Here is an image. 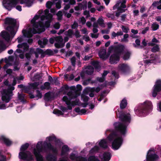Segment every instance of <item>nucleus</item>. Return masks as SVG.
<instances>
[{
    "mask_svg": "<svg viewBox=\"0 0 161 161\" xmlns=\"http://www.w3.org/2000/svg\"><path fill=\"white\" fill-rule=\"evenodd\" d=\"M128 37L129 35L128 34H124L123 38L121 39V41L125 42H127L128 41Z\"/></svg>",
    "mask_w": 161,
    "mask_h": 161,
    "instance_id": "nucleus-46",
    "label": "nucleus"
},
{
    "mask_svg": "<svg viewBox=\"0 0 161 161\" xmlns=\"http://www.w3.org/2000/svg\"><path fill=\"white\" fill-rule=\"evenodd\" d=\"M88 93H85L84 92V91H83V93L81 95V98L83 100V101L85 102V103H82L81 104V106L84 108H85L86 107V106L88 105V103L87 102L88 100V97L87 96H86L85 95L87 94Z\"/></svg>",
    "mask_w": 161,
    "mask_h": 161,
    "instance_id": "nucleus-23",
    "label": "nucleus"
},
{
    "mask_svg": "<svg viewBox=\"0 0 161 161\" xmlns=\"http://www.w3.org/2000/svg\"><path fill=\"white\" fill-rule=\"evenodd\" d=\"M125 49L124 46L121 45L117 46H111L108 48V53L109 55L114 53L110 57L109 62L112 64H116L119 60V56Z\"/></svg>",
    "mask_w": 161,
    "mask_h": 161,
    "instance_id": "nucleus-6",
    "label": "nucleus"
},
{
    "mask_svg": "<svg viewBox=\"0 0 161 161\" xmlns=\"http://www.w3.org/2000/svg\"><path fill=\"white\" fill-rule=\"evenodd\" d=\"M1 153V152L0 151V161H6V157L2 155Z\"/></svg>",
    "mask_w": 161,
    "mask_h": 161,
    "instance_id": "nucleus-52",
    "label": "nucleus"
},
{
    "mask_svg": "<svg viewBox=\"0 0 161 161\" xmlns=\"http://www.w3.org/2000/svg\"><path fill=\"white\" fill-rule=\"evenodd\" d=\"M109 29H106L104 30H102L101 31V32L102 33L104 34H108L109 32Z\"/></svg>",
    "mask_w": 161,
    "mask_h": 161,
    "instance_id": "nucleus-62",
    "label": "nucleus"
},
{
    "mask_svg": "<svg viewBox=\"0 0 161 161\" xmlns=\"http://www.w3.org/2000/svg\"><path fill=\"white\" fill-rule=\"evenodd\" d=\"M101 88L99 87L91 88L90 87H87L84 90L85 93H88L89 92H98L100 91Z\"/></svg>",
    "mask_w": 161,
    "mask_h": 161,
    "instance_id": "nucleus-22",
    "label": "nucleus"
},
{
    "mask_svg": "<svg viewBox=\"0 0 161 161\" xmlns=\"http://www.w3.org/2000/svg\"><path fill=\"white\" fill-rule=\"evenodd\" d=\"M152 5L154 7L157 6L158 9H161V0H160L159 2L153 3Z\"/></svg>",
    "mask_w": 161,
    "mask_h": 161,
    "instance_id": "nucleus-32",
    "label": "nucleus"
},
{
    "mask_svg": "<svg viewBox=\"0 0 161 161\" xmlns=\"http://www.w3.org/2000/svg\"><path fill=\"white\" fill-rule=\"evenodd\" d=\"M52 4L53 3L52 2L48 1L46 3V7L47 8H50L51 7Z\"/></svg>",
    "mask_w": 161,
    "mask_h": 161,
    "instance_id": "nucleus-53",
    "label": "nucleus"
},
{
    "mask_svg": "<svg viewBox=\"0 0 161 161\" xmlns=\"http://www.w3.org/2000/svg\"><path fill=\"white\" fill-rule=\"evenodd\" d=\"M24 78V77L23 76H20L19 78H14L12 83V85L13 86L15 85L16 84V81H19H19L22 80Z\"/></svg>",
    "mask_w": 161,
    "mask_h": 161,
    "instance_id": "nucleus-31",
    "label": "nucleus"
},
{
    "mask_svg": "<svg viewBox=\"0 0 161 161\" xmlns=\"http://www.w3.org/2000/svg\"><path fill=\"white\" fill-rule=\"evenodd\" d=\"M5 22L6 24L8 25L9 26L6 29L9 34L6 31H2L1 33L0 36L6 42H9L17 31V29L15 26L16 20L12 18H7L5 19Z\"/></svg>",
    "mask_w": 161,
    "mask_h": 161,
    "instance_id": "nucleus-4",
    "label": "nucleus"
},
{
    "mask_svg": "<svg viewBox=\"0 0 161 161\" xmlns=\"http://www.w3.org/2000/svg\"><path fill=\"white\" fill-rule=\"evenodd\" d=\"M157 106L158 111L161 112V102L158 103Z\"/></svg>",
    "mask_w": 161,
    "mask_h": 161,
    "instance_id": "nucleus-55",
    "label": "nucleus"
},
{
    "mask_svg": "<svg viewBox=\"0 0 161 161\" xmlns=\"http://www.w3.org/2000/svg\"><path fill=\"white\" fill-rule=\"evenodd\" d=\"M159 26L156 23H153L152 24V28L153 31H156L159 28Z\"/></svg>",
    "mask_w": 161,
    "mask_h": 161,
    "instance_id": "nucleus-43",
    "label": "nucleus"
},
{
    "mask_svg": "<svg viewBox=\"0 0 161 161\" xmlns=\"http://www.w3.org/2000/svg\"><path fill=\"white\" fill-rule=\"evenodd\" d=\"M108 72L107 71H104V73H103L102 75V78H97V80L99 82H102L104 80V77L107 75L108 74Z\"/></svg>",
    "mask_w": 161,
    "mask_h": 161,
    "instance_id": "nucleus-30",
    "label": "nucleus"
},
{
    "mask_svg": "<svg viewBox=\"0 0 161 161\" xmlns=\"http://www.w3.org/2000/svg\"><path fill=\"white\" fill-rule=\"evenodd\" d=\"M49 12L48 9H46L43 15H42L43 13V11H39L38 15H35L31 21L32 29L31 27L23 29L22 31L23 36H20L17 39L18 43L23 42L24 38H31L33 34L44 31L45 27H48L50 26V23L52 19V15L49 14Z\"/></svg>",
    "mask_w": 161,
    "mask_h": 161,
    "instance_id": "nucleus-1",
    "label": "nucleus"
},
{
    "mask_svg": "<svg viewBox=\"0 0 161 161\" xmlns=\"http://www.w3.org/2000/svg\"><path fill=\"white\" fill-rule=\"evenodd\" d=\"M51 97V93L48 92L45 94V99L46 100H49Z\"/></svg>",
    "mask_w": 161,
    "mask_h": 161,
    "instance_id": "nucleus-45",
    "label": "nucleus"
},
{
    "mask_svg": "<svg viewBox=\"0 0 161 161\" xmlns=\"http://www.w3.org/2000/svg\"><path fill=\"white\" fill-rule=\"evenodd\" d=\"M18 1L21 4H25L28 7H31L33 3V0H3L2 5L4 8L10 11L17 3Z\"/></svg>",
    "mask_w": 161,
    "mask_h": 161,
    "instance_id": "nucleus-8",
    "label": "nucleus"
},
{
    "mask_svg": "<svg viewBox=\"0 0 161 161\" xmlns=\"http://www.w3.org/2000/svg\"><path fill=\"white\" fill-rule=\"evenodd\" d=\"M81 31L84 34H88V33L87 29L86 28H84L81 30Z\"/></svg>",
    "mask_w": 161,
    "mask_h": 161,
    "instance_id": "nucleus-63",
    "label": "nucleus"
},
{
    "mask_svg": "<svg viewBox=\"0 0 161 161\" xmlns=\"http://www.w3.org/2000/svg\"><path fill=\"white\" fill-rule=\"evenodd\" d=\"M117 116L124 123H115L114 125L115 129L120 134H110L107 137L108 141L111 142V148L114 150H117L122 145L123 142L122 136H125L127 132L126 125L130 122L131 118L129 113H124L122 114H117Z\"/></svg>",
    "mask_w": 161,
    "mask_h": 161,
    "instance_id": "nucleus-2",
    "label": "nucleus"
},
{
    "mask_svg": "<svg viewBox=\"0 0 161 161\" xmlns=\"http://www.w3.org/2000/svg\"><path fill=\"white\" fill-rule=\"evenodd\" d=\"M131 53L129 52H127L125 53L123 57V58L125 60H128L130 58Z\"/></svg>",
    "mask_w": 161,
    "mask_h": 161,
    "instance_id": "nucleus-38",
    "label": "nucleus"
},
{
    "mask_svg": "<svg viewBox=\"0 0 161 161\" xmlns=\"http://www.w3.org/2000/svg\"><path fill=\"white\" fill-rule=\"evenodd\" d=\"M17 47L18 49L14 53L15 58L13 56H10L8 59H5L7 64L3 67L4 69H6L8 66L12 64L11 62L17 61L18 56L21 59H23L25 57V53L29 49V46L27 43H25L19 44Z\"/></svg>",
    "mask_w": 161,
    "mask_h": 161,
    "instance_id": "nucleus-5",
    "label": "nucleus"
},
{
    "mask_svg": "<svg viewBox=\"0 0 161 161\" xmlns=\"http://www.w3.org/2000/svg\"><path fill=\"white\" fill-rule=\"evenodd\" d=\"M53 113L58 116L63 114V113L61 111L57 109H54L53 111Z\"/></svg>",
    "mask_w": 161,
    "mask_h": 161,
    "instance_id": "nucleus-39",
    "label": "nucleus"
},
{
    "mask_svg": "<svg viewBox=\"0 0 161 161\" xmlns=\"http://www.w3.org/2000/svg\"><path fill=\"white\" fill-rule=\"evenodd\" d=\"M57 15L58 17V20H61L62 18V12L59 11L57 14Z\"/></svg>",
    "mask_w": 161,
    "mask_h": 161,
    "instance_id": "nucleus-47",
    "label": "nucleus"
},
{
    "mask_svg": "<svg viewBox=\"0 0 161 161\" xmlns=\"http://www.w3.org/2000/svg\"><path fill=\"white\" fill-rule=\"evenodd\" d=\"M149 27H148L145 28L142 31V33L144 34L146 33L147 32L148 30Z\"/></svg>",
    "mask_w": 161,
    "mask_h": 161,
    "instance_id": "nucleus-61",
    "label": "nucleus"
},
{
    "mask_svg": "<svg viewBox=\"0 0 161 161\" xmlns=\"http://www.w3.org/2000/svg\"><path fill=\"white\" fill-rule=\"evenodd\" d=\"M47 42V40L44 38L41 40H39L38 42V43L39 45H40V47L42 48H43L46 45Z\"/></svg>",
    "mask_w": 161,
    "mask_h": 161,
    "instance_id": "nucleus-27",
    "label": "nucleus"
},
{
    "mask_svg": "<svg viewBox=\"0 0 161 161\" xmlns=\"http://www.w3.org/2000/svg\"><path fill=\"white\" fill-rule=\"evenodd\" d=\"M121 29L125 33H127L129 30V28L124 26L122 25L121 26Z\"/></svg>",
    "mask_w": 161,
    "mask_h": 161,
    "instance_id": "nucleus-50",
    "label": "nucleus"
},
{
    "mask_svg": "<svg viewBox=\"0 0 161 161\" xmlns=\"http://www.w3.org/2000/svg\"><path fill=\"white\" fill-rule=\"evenodd\" d=\"M158 158V156L155 153L154 149H151L149 150L147 154L146 161H154Z\"/></svg>",
    "mask_w": 161,
    "mask_h": 161,
    "instance_id": "nucleus-15",
    "label": "nucleus"
},
{
    "mask_svg": "<svg viewBox=\"0 0 161 161\" xmlns=\"http://www.w3.org/2000/svg\"><path fill=\"white\" fill-rule=\"evenodd\" d=\"M80 23H81L82 24L84 25L85 23L86 20L84 17H82L80 18Z\"/></svg>",
    "mask_w": 161,
    "mask_h": 161,
    "instance_id": "nucleus-54",
    "label": "nucleus"
},
{
    "mask_svg": "<svg viewBox=\"0 0 161 161\" xmlns=\"http://www.w3.org/2000/svg\"><path fill=\"white\" fill-rule=\"evenodd\" d=\"M125 1L124 0L123 1L121 2V1H118V3L113 7V9H115L116 8H117L118 12L116 14V16L117 17H118L120 13L124 12L125 11V10L124 9V8H126L125 3Z\"/></svg>",
    "mask_w": 161,
    "mask_h": 161,
    "instance_id": "nucleus-14",
    "label": "nucleus"
},
{
    "mask_svg": "<svg viewBox=\"0 0 161 161\" xmlns=\"http://www.w3.org/2000/svg\"><path fill=\"white\" fill-rule=\"evenodd\" d=\"M60 26V25L58 23H56L54 25V27L57 29H59Z\"/></svg>",
    "mask_w": 161,
    "mask_h": 161,
    "instance_id": "nucleus-59",
    "label": "nucleus"
},
{
    "mask_svg": "<svg viewBox=\"0 0 161 161\" xmlns=\"http://www.w3.org/2000/svg\"><path fill=\"white\" fill-rule=\"evenodd\" d=\"M123 34V32L121 31L118 32L117 33L113 32L111 34V37L112 38H113L117 36H121Z\"/></svg>",
    "mask_w": 161,
    "mask_h": 161,
    "instance_id": "nucleus-34",
    "label": "nucleus"
},
{
    "mask_svg": "<svg viewBox=\"0 0 161 161\" xmlns=\"http://www.w3.org/2000/svg\"><path fill=\"white\" fill-rule=\"evenodd\" d=\"M35 145H32V152L36 158L37 161H44L42 156L41 154V153L46 152V150L42 146V142L41 141L38 142L36 147Z\"/></svg>",
    "mask_w": 161,
    "mask_h": 161,
    "instance_id": "nucleus-11",
    "label": "nucleus"
},
{
    "mask_svg": "<svg viewBox=\"0 0 161 161\" xmlns=\"http://www.w3.org/2000/svg\"><path fill=\"white\" fill-rule=\"evenodd\" d=\"M90 34L92 38H97L98 37L99 35L98 34L91 33Z\"/></svg>",
    "mask_w": 161,
    "mask_h": 161,
    "instance_id": "nucleus-56",
    "label": "nucleus"
},
{
    "mask_svg": "<svg viewBox=\"0 0 161 161\" xmlns=\"http://www.w3.org/2000/svg\"><path fill=\"white\" fill-rule=\"evenodd\" d=\"M69 151V148L67 146H63L62 147L61 153V155L62 156H65V157H67Z\"/></svg>",
    "mask_w": 161,
    "mask_h": 161,
    "instance_id": "nucleus-25",
    "label": "nucleus"
},
{
    "mask_svg": "<svg viewBox=\"0 0 161 161\" xmlns=\"http://www.w3.org/2000/svg\"><path fill=\"white\" fill-rule=\"evenodd\" d=\"M55 41V46L56 47L59 48L63 47L64 45V43L63 39L61 36H57L54 37Z\"/></svg>",
    "mask_w": 161,
    "mask_h": 161,
    "instance_id": "nucleus-19",
    "label": "nucleus"
},
{
    "mask_svg": "<svg viewBox=\"0 0 161 161\" xmlns=\"http://www.w3.org/2000/svg\"><path fill=\"white\" fill-rule=\"evenodd\" d=\"M92 64L97 69L98 71L99 70V68H100V66L99 63L97 61L92 62Z\"/></svg>",
    "mask_w": 161,
    "mask_h": 161,
    "instance_id": "nucleus-36",
    "label": "nucleus"
},
{
    "mask_svg": "<svg viewBox=\"0 0 161 161\" xmlns=\"http://www.w3.org/2000/svg\"><path fill=\"white\" fill-rule=\"evenodd\" d=\"M42 142V146L45 149L51 150L53 153L56 154H57L58 150L63 144V143L53 135L47 136L45 141Z\"/></svg>",
    "mask_w": 161,
    "mask_h": 161,
    "instance_id": "nucleus-3",
    "label": "nucleus"
},
{
    "mask_svg": "<svg viewBox=\"0 0 161 161\" xmlns=\"http://www.w3.org/2000/svg\"><path fill=\"white\" fill-rule=\"evenodd\" d=\"M29 146V144L28 143H26L21 146L19 154V159L30 161L34 160V156L30 152L25 151Z\"/></svg>",
    "mask_w": 161,
    "mask_h": 161,
    "instance_id": "nucleus-10",
    "label": "nucleus"
},
{
    "mask_svg": "<svg viewBox=\"0 0 161 161\" xmlns=\"http://www.w3.org/2000/svg\"><path fill=\"white\" fill-rule=\"evenodd\" d=\"M73 34V31L71 30H69L67 31V35L69 37H71Z\"/></svg>",
    "mask_w": 161,
    "mask_h": 161,
    "instance_id": "nucleus-58",
    "label": "nucleus"
},
{
    "mask_svg": "<svg viewBox=\"0 0 161 161\" xmlns=\"http://www.w3.org/2000/svg\"><path fill=\"white\" fill-rule=\"evenodd\" d=\"M88 161H100L98 158L94 156H90L88 158Z\"/></svg>",
    "mask_w": 161,
    "mask_h": 161,
    "instance_id": "nucleus-42",
    "label": "nucleus"
},
{
    "mask_svg": "<svg viewBox=\"0 0 161 161\" xmlns=\"http://www.w3.org/2000/svg\"><path fill=\"white\" fill-rule=\"evenodd\" d=\"M98 24L101 26L104 27V25L103 19L101 18H99L97 21Z\"/></svg>",
    "mask_w": 161,
    "mask_h": 161,
    "instance_id": "nucleus-41",
    "label": "nucleus"
},
{
    "mask_svg": "<svg viewBox=\"0 0 161 161\" xmlns=\"http://www.w3.org/2000/svg\"><path fill=\"white\" fill-rule=\"evenodd\" d=\"M75 35L77 38L79 37L80 36V32L78 31H76L75 33Z\"/></svg>",
    "mask_w": 161,
    "mask_h": 161,
    "instance_id": "nucleus-64",
    "label": "nucleus"
},
{
    "mask_svg": "<svg viewBox=\"0 0 161 161\" xmlns=\"http://www.w3.org/2000/svg\"><path fill=\"white\" fill-rule=\"evenodd\" d=\"M50 84L48 82H46L45 83L44 86H41V89L42 90L45 89H48L50 87Z\"/></svg>",
    "mask_w": 161,
    "mask_h": 161,
    "instance_id": "nucleus-37",
    "label": "nucleus"
},
{
    "mask_svg": "<svg viewBox=\"0 0 161 161\" xmlns=\"http://www.w3.org/2000/svg\"><path fill=\"white\" fill-rule=\"evenodd\" d=\"M97 145H99L100 147L104 148H107L108 147L107 140L105 139L101 140L99 142H97L96 143V145L91 149L90 151V153H94L99 149V147L97 146Z\"/></svg>",
    "mask_w": 161,
    "mask_h": 161,
    "instance_id": "nucleus-13",
    "label": "nucleus"
},
{
    "mask_svg": "<svg viewBox=\"0 0 161 161\" xmlns=\"http://www.w3.org/2000/svg\"><path fill=\"white\" fill-rule=\"evenodd\" d=\"M130 67L127 64H121L119 65L118 69L119 71L122 74L128 72L130 70Z\"/></svg>",
    "mask_w": 161,
    "mask_h": 161,
    "instance_id": "nucleus-16",
    "label": "nucleus"
},
{
    "mask_svg": "<svg viewBox=\"0 0 161 161\" xmlns=\"http://www.w3.org/2000/svg\"><path fill=\"white\" fill-rule=\"evenodd\" d=\"M56 4V7L58 9H59L61 8V2L60 0H58L57 2H55L54 3Z\"/></svg>",
    "mask_w": 161,
    "mask_h": 161,
    "instance_id": "nucleus-49",
    "label": "nucleus"
},
{
    "mask_svg": "<svg viewBox=\"0 0 161 161\" xmlns=\"http://www.w3.org/2000/svg\"><path fill=\"white\" fill-rule=\"evenodd\" d=\"M106 54V50L104 49H101L99 53V56L100 58L103 60L106 59L108 57L109 55Z\"/></svg>",
    "mask_w": 161,
    "mask_h": 161,
    "instance_id": "nucleus-21",
    "label": "nucleus"
},
{
    "mask_svg": "<svg viewBox=\"0 0 161 161\" xmlns=\"http://www.w3.org/2000/svg\"><path fill=\"white\" fill-rule=\"evenodd\" d=\"M72 64L73 66H75V57H72L70 59Z\"/></svg>",
    "mask_w": 161,
    "mask_h": 161,
    "instance_id": "nucleus-51",
    "label": "nucleus"
},
{
    "mask_svg": "<svg viewBox=\"0 0 161 161\" xmlns=\"http://www.w3.org/2000/svg\"><path fill=\"white\" fill-rule=\"evenodd\" d=\"M92 64L97 69L98 71L99 70V68H100V66L99 63L97 61L92 62Z\"/></svg>",
    "mask_w": 161,
    "mask_h": 161,
    "instance_id": "nucleus-35",
    "label": "nucleus"
},
{
    "mask_svg": "<svg viewBox=\"0 0 161 161\" xmlns=\"http://www.w3.org/2000/svg\"><path fill=\"white\" fill-rule=\"evenodd\" d=\"M79 95L76 92L72 93V92H70L67 93V96L64 97L63 100L68 105V108L69 109H72V106L81 105V104L80 103L79 99H76L75 101L70 102L71 100L76 98Z\"/></svg>",
    "mask_w": 161,
    "mask_h": 161,
    "instance_id": "nucleus-9",
    "label": "nucleus"
},
{
    "mask_svg": "<svg viewBox=\"0 0 161 161\" xmlns=\"http://www.w3.org/2000/svg\"><path fill=\"white\" fill-rule=\"evenodd\" d=\"M93 68L91 66H88L86 69L85 72L88 75L91 74L93 71Z\"/></svg>",
    "mask_w": 161,
    "mask_h": 161,
    "instance_id": "nucleus-29",
    "label": "nucleus"
},
{
    "mask_svg": "<svg viewBox=\"0 0 161 161\" xmlns=\"http://www.w3.org/2000/svg\"><path fill=\"white\" fill-rule=\"evenodd\" d=\"M151 50L153 52H158L159 50V45H156L152 48Z\"/></svg>",
    "mask_w": 161,
    "mask_h": 161,
    "instance_id": "nucleus-44",
    "label": "nucleus"
},
{
    "mask_svg": "<svg viewBox=\"0 0 161 161\" xmlns=\"http://www.w3.org/2000/svg\"><path fill=\"white\" fill-rule=\"evenodd\" d=\"M161 90V80H157L153 87L152 92V95L153 97H156L158 92Z\"/></svg>",
    "mask_w": 161,
    "mask_h": 161,
    "instance_id": "nucleus-17",
    "label": "nucleus"
},
{
    "mask_svg": "<svg viewBox=\"0 0 161 161\" xmlns=\"http://www.w3.org/2000/svg\"><path fill=\"white\" fill-rule=\"evenodd\" d=\"M153 108V106L152 102L148 100H146L136 106L134 109V111L136 114L141 116L147 114L152 111Z\"/></svg>",
    "mask_w": 161,
    "mask_h": 161,
    "instance_id": "nucleus-7",
    "label": "nucleus"
},
{
    "mask_svg": "<svg viewBox=\"0 0 161 161\" xmlns=\"http://www.w3.org/2000/svg\"><path fill=\"white\" fill-rule=\"evenodd\" d=\"M24 95L23 94H22L19 95L18 97L19 100L21 101H22L24 98Z\"/></svg>",
    "mask_w": 161,
    "mask_h": 161,
    "instance_id": "nucleus-60",
    "label": "nucleus"
},
{
    "mask_svg": "<svg viewBox=\"0 0 161 161\" xmlns=\"http://www.w3.org/2000/svg\"><path fill=\"white\" fill-rule=\"evenodd\" d=\"M127 104V101L125 99H123L120 104V107L121 108H125Z\"/></svg>",
    "mask_w": 161,
    "mask_h": 161,
    "instance_id": "nucleus-33",
    "label": "nucleus"
},
{
    "mask_svg": "<svg viewBox=\"0 0 161 161\" xmlns=\"http://www.w3.org/2000/svg\"><path fill=\"white\" fill-rule=\"evenodd\" d=\"M0 140L3 142L8 146H9L12 144V141L4 136H2L0 137Z\"/></svg>",
    "mask_w": 161,
    "mask_h": 161,
    "instance_id": "nucleus-24",
    "label": "nucleus"
},
{
    "mask_svg": "<svg viewBox=\"0 0 161 161\" xmlns=\"http://www.w3.org/2000/svg\"><path fill=\"white\" fill-rule=\"evenodd\" d=\"M46 159L47 161H56L57 158L55 156L49 155L47 156Z\"/></svg>",
    "mask_w": 161,
    "mask_h": 161,
    "instance_id": "nucleus-28",
    "label": "nucleus"
},
{
    "mask_svg": "<svg viewBox=\"0 0 161 161\" xmlns=\"http://www.w3.org/2000/svg\"><path fill=\"white\" fill-rule=\"evenodd\" d=\"M161 60L159 58L156 59L154 61V63L156 64H160L161 63Z\"/></svg>",
    "mask_w": 161,
    "mask_h": 161,
    "instance_id": "nucleus-57",
    "label": "nucleus"
},
{
    "mask_svg": "<svg viewBox=\"0 0 161 161\" xmlns=\"http://www.w3.org/2000/svg\"><path fill=\"white\" fill-rule=\"evenodd\" d=\"M152 43H149L148 44L149 46H153L154 45V43L159 42V41L154 37L152 39Z\"/></svg>",
    "mask_w": 161,
    "mask_h": 161,
    "instance_id": "nucleus-40",
    "label": "nucleus"
},
{
    "mask_svg": "<svg viewBox=\"0 0 161 161\" xmlns=\"http://www.w3.org/2000/svg\"><path fill=\"white\" fill-rule=\"evenodd\" d=\"M7 46L2 40L1 36H0V53L6 49L9 46Z\"/></svg>",
    "mask_w": 161,
    "mask_h": 161,
    "instance_id": "nucleus-26",
    "label": "nucleus"
},
{
    "mask_svg": "<svg viewBox=\"0 0 161 161\" xmlns=\"http://www.w3.org/2000/svg\"><path fill=\"white\" fill-rule=\"evenodd\" d=\"M14 89V87L12 86L7 90H4L2 93V100L6 103L8 102L13 95L12 91Z\"/></svg>",
    "mask_w": 161,
    "mask_h": 161,
    "instance_id": "nucleus-12",
    "label": "nucleus"
},
{
    "mask_svg": "<svg viewBox=\"0 0 161 161\" xmlns=\"http://www.w3.org/2000/svg\"><path fill=\"white\" fill-rule=\"evenodd\" d=\"M99 157L102 161H109L111 158V155L109 152H104L99 155Z\"/></svg>",
    "mask_w": 161,
    "mask_h": 161,
    "instance_id": "nucleus-20",
    "label": "nucleus"
},
{
    "mask_svg": "<svg viewBox=\"0 0 161 161\" xmlns=\"http://www.w3.org/2000/svg\"><path fill=\"white\" fill-rule=\"evenodd\" d=\"M39 85L38 82H35L33 83H32L30 84V86L33 89H36L37 86Z\"/></svg>",
    "mask_w": 161,
    "mask_h": 161,
    "instance_id": "nucleus-48",
    "label": "nucleus"
},
{
    "mask_svg": "<svg viewBox=\"0 0 161 161\" xmlns=\"http://www.w3.org/2000/svg\"><path fill=\"white\" fill-rule=\"evenodd\" d=\"M70 159L73 161H87L86 158L78 156L76 152L72 153L69 157Z\"/></svg>",
    "mask_w": 161,
    "mask_h": 161,
    "instance_id": "nucleus-18",
    "label": "nucleus"
}]
</instances>
